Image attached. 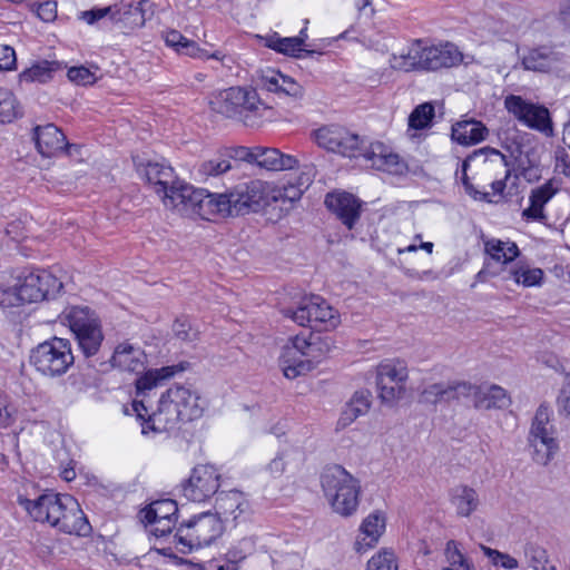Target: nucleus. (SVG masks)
<instances>
[{"mask_svg":"<svg viewBox=\"0 0 570 570\" xmlns=\"http://www.w3.org/2000/svg\"><path fill=\"white\" fill-rule=\"evenodd\" d=\"M274 186L261 179L240 181L224 193H212L203 188L197 216L214 220L257 213L271 202L278 200Z\"/></svg>","mask_w":570,"mask_h":570,"instance_id":"nucleus-1","label":"nucleus"},{"mask_svg":"<svg viewBox=\"0 0 570 570\" xmlns=\"http://www.w3.org/2000/svg\"><path fill=\"white\" fill-rule=\"evenodd\" d=\"M18 504L36 522L48 523L67 534L86 537L91 525L79 502L69 494L46 492L36 499L18 495Z\"/></svg>","mask_w":570,"mask_h":570,"instance_id":"nucleus-2","label":"nucleus"},{"mask_svg":"<svg viewBox=\"0 0 570 570\" xmlns=\"http://www.w3.org/2000/svg\"><path fill=\"white\" fill-rule=\"evenodd\" d=\"M205 404L198 391L185 385H174L161 394L158 409L142 424V434L175 430L181 422L203 415Z\"/></svg>","mask_w":570,"mask_h":570,"instance_id":"nucleus-3","label":"nucleus"},{"mask_svg":"<svg viewBox=\"0 0 570 570\" xmlns=\"http://www.w3.org/2000/svg\"><path fill=\"white\" fill-rule=\"evenodd\" d=\"M144 176L166 208L183 216H197L203 188H195L179 179L173 167L164 163H147Z\"/></svg>","mask_w":570,"mask_h":570,"instance_id":"nucleus-4","label":"nucleus"},{"mask_svg":"<svg viewBox=\"0 0 570 570\" xmlns=\"http://www.w3.org/2000/svg\"><path fill=\"white\" fill-rule=\"evenodd\" d=\"M210 104L217 112L237 118L252 128L277 119L275 109L266 105L250 87H229L220 91Z\"/></svg>","mask_w":570,"mask_h":570,"instance_id":"nucleus-5","label":"nucleus"},{"mask_svg":"<svg viewBox=\"0 0 570 570\" xmlns=\"http://www.w3.org/2000/svg\"><path fill=\"white\" fill-rule=\"evenodd\" d=\"M321 488L332 510L344 518L356 513L360 505L361 481L338 464L321 473Z\"/></svg>","mask_w":570,"mask_h":570,"instance_id":"nucleus-6","label":"nucleus"},{"mask_svg":"<svg viewBox=\"0 0 570 570\" xmlns=\"http://www.w3.org/2000/svg\"><path fill=\"white\" fill-rule=\"evenodd\" d=\"M61 323L72 332L79 351L85 357L95 356L105 335L97 314L87 306H69L60 314Z\"/></svg>","mask_w":570,"mask_h":570,"instance_id":"nucleus-7","label":"nucleus"},{"mask_svg":"<svg viewBox=\"0 0 570 570\" xmlns=\"http://www.w3.org/2000/svg\"><path fill=\"white\" fill-rule=\"evenodd\" d=\"M223 532V520L212 512H203L179 524L174 542L179 552L190 553L210 546Z\"/></svg>","mask_w":570,"mask_h":570,"instance_id":"nucleus-8","label":"nucleus"},{"mask_svg":"<svg viewBox=\"0 0 570 570\" xmlns=\"http://www.w3.org/2000/svg\"><path fill=\"white\" fill-rule=\"evenodd\" d=\"M528 443L532 449V459L538 464H549L558 453V431L553 423V411L549 404L542 403L535 410Z\"/></svg>","mask_w":570,"mask_h":570,"instance_id":"nucleus-9","label":"nucleus"},{"mask_svg":"<svg viewBox=\"0 0 570 570\" xmlns=\"http://www.w3.org/2000/svg\"><path fill=\"white\" fill-rule=\"evenodd\" d=\"M29 360L36 371L47 377L63 375L75 362L70 342L60 337L38 344L31 350Z\"/></svg>","mask_w":570,"mask_h":570,"instance_id":"nucleus-10","label":"nucleus"},{"mask_svg":"<svg viewBox=\"0 0 570 570\" xmlns=\"http://www.w3.org/2000/svg\"><path fill=\"white\" fill-rule=\"evenodd\" d=\"M313 337L298 334L283 345L278 363L285 377L294 380L315 367L320 355Z\"/></svg>","mask_w":570,"mask_h":570,"instance_id":"nucleus-11","label":"nucleus"},{"mask_svg":"<svg viewBox=\"0 0 570 570\" xmlns=\"http://www.w3.org/2000/svg\"><path fill=\"white\" fill-rule=\"evenodd\" d=\"M147 4V0L130 1L114 7L95 8L82 11L80 17L88 24H94L109 17L111 21L121 23L126 29H135L145 24V7Z\"/></svg>","mask_w":570,"mask_h":570,"instance_id":"nucleus-12","label":"nucleus"},{"mask_svg":"<svg viewBox=\"0 0 570 570\" xmlns=\"http://www.w3.org/2000/svg\"><path fill=\"white\" fill-rule=\"evenodd\" d=\"M414 41L417 51V71H436L444 68H452L463 60L462 52L451 42L429 45L421 39Z\"/></svg>","mask_w":570,"mask_h":570,"instance_id":"nucleus-13","label":"nucleus"},{"mask_svg":"<svg viewBox=\"0 0 570 570\" xmlns=\"http://www.w3.org/2000/svg\"><path fill=\"white\" fill-rule=\"evenodd\" d=\"M312 137L321 148L344 157H357L363 144L358 135L340 125L322 126L313 131Z\"/></svg>","mask_w":570,"mask_h":570,"instance_id":"nucleus-14","label":"nucleus"},{"mask_svg":"<svg viewBox=\"0 0 570 570\" xmlns=\"http://www.w3.org/2000/svg\"><path fill=\"white\" fill-rule=\"evenodd\" d=\"M409 377L407 366L400 360H386L379 364L376 385L382 402L393 403L402 397Z\"/></svg>","mask_w":570,"mask_h":570,"instance_id":"nucleus-15","label":"nucleus"},{"mask_svg":"<svg viewBox=\"0 0 570 570\" xmlns=\"http://www.w3.org/2000/svg\"><path fill=\"white\" fill-rule=\"evenodd\" d=\"M219 480L220 474L214 465H197L181 487L183 495L193 502H204L218 493Z\"/></svg>","mask_w":570,"mask_h":570,"instance_id":"nucleus-16","label":"nucleus"},{"mask_svg":"<svg viewBox=\"0 0 570 570\" xmlns=\"http://www.w3.org/2000/svg\"><path fill=\"white\" fill-rule=\"evenodd\" d=\"M504 106L510 114L529 128L547 135L552 132L550 114L546 107L532 104L514 95L505 98Z\"/></svg>","mask_w":570,"mask_h":570,"instance_id":"nucleus-17","label":"nucleus"},{"mask_svg":"<svg viewBox=\"0 0 570 570\" xmlns=\"http://www.w3.org/2000/svg\"><path fill=\"white\" fill-rule=\"evenodd\" d=\"M262 89L273 92L279 100L295 108L304 97V87L293 78L275 69L262 71L258 78Z\"/></svg>","mask_w":570,"mask_h":570,"instance_id":"nucleus-18","label":"nucleus"},{"mask_svg":"<svg viewBox=\"0 0 570 570\" xmlns=\"http://www.w3.org/2000/svg\"><path fill=\"white\" fill-rule=\"evenodd\" d=\"M216 512L223 521L238 523L247 520L250 514V503L247 497L238 491H220L217 493Z\"/></svg>","mask_w":570,"mask_h":570,"instance_id":"nucleus-19","label":"nucleus"},{"mask_svg":"<svg viewBox=\"0 0 570 570\" xmlns=\"http://www.w3.org/2000/svg\"><path fill=\"white\" fill-rule=\"evenodd\" d=\"M361 155V151L358 153ZM370 167L389 174H401L405 169L404 161L383 142H372L362 154Z\"/></svg>","mask_w":570,"mask_h":570,"instance_id":"nucleus-20","label":"nucleus"},{"mask_svg":"<svg viewBox=\"0 0 570 570\" xmlns=\"http://www.w3.org/2000/svg\"><path fill=\"white\" fill-rule=\"evenodd\" d=\"M33 138L38 151L43 157L56 156L62 153L65 149L68 154H71V149L76 148L75 145L66 144V137L63 132L53 124L36 127Z\"/></svg>","mask_w":570,"mask_h":570,"instance_id":"nucleus-21","label":"nucleus"},{"mask_svg":"<svg viewBox=\"0 0 570 570\" xmlns=\"http://www.w3.org/2000/svg\"><path fill=\"white\" fill-rule=\"evenodd\" d=\"M325 205L336 217L352 229L361 215V202L348 193H333L325 198Z\"/></svg>","mask_w":570,"mask_h":570,"instance_id":"nucleus-22","label":"nucleus"},{"mask_svg":"<svg viewBox=\"0 0 570 570\" xmlns=\"http://www.w3.org/2000/svg\"><path fill=\"white\" fill-rule=\"evenodd\" d=\"M386 520L381 511L370 513L360 525V533L355 540L354 549L364 553L375 547L385 531Z\"/></svg>","mask_w":570,"mask_h":570,"instance_id":"nucleus-23","label":"nucleus"},{"mask_svg":"<svg viewBox=\"0 0 570 570\" xmlns=\"http://www.w3.org/2000/svg\"><path fill=\"white\" fill-rule=\"evenodd\" d=\"M112 367L125 372H140L145 368L146 354L129 342L119 343L109 360Z\"/></svg>","mask_w":570,"mask_h":570,"instance_id":"nucleus-24","label":"nucleus"},{"mask_svg":"<svg viewBox=\"0 0 570 570\" xmlns=\"http://www.w3.org/2000/svg\"><path fill=\"white\" fill-rule=\"evenodd\" d=\"M256 164L267 170L282 171L299 167L301 160L292 155L284 154L276 148L256 147Z\"/></svg>","mask_w":570,"mask_h":570,"instance_id":"nucleus-25","label":"nucleus"},{"mask_svg":"<svg viewBox=\"0 0 570 570\" xmlns=\"http://www.w3.org/2000/svg\"><path fill=\"white\" fill-rule=\"evenodd\" d=\"M557 189L553 187L552 181H547L543 185L531 190L529 196L530 205L523 209L522 218L525 220L541 222L546 218L543 212L544 205L554 196Z\"/></svg>","mask_w":570,"mask_h":570,"instance_id":"nucleus-26","label":"nucleus"},{"mask_svg":"<svg viewBox=\"0 0 570 570\" xmlns=\"http://www.w3.org/2000/svg\"><path fill=\"white\" fill-rule=\"evenodd\" d=\"M66 65L58 60H40L32 63L19 75L21 83H46L53 79L55 75L62 71Z\"/></svg>","mask_w":570,"mask_h":570,"instance_id":"nucleus-27","label":"nucleus"},{"mask_svg":"<svg viewBox=\"0 0 570 570\" xmlns=\"http://www.w3.org/2000/svg\"><path fill=\"white\" fill-rule=\"evenodd\" d=\"M450 502L458 517L468 518L479 509L480 499L476 490L469 485L454 487L450 492Z\"/></svg>","mask_w":570,"mask_h":570,"instance_id":"nucleus-28","label":"nucleus"},{"mask_svg":"<svg viewBox=\"0 0 570 570\" xmlns=\"http://www.w3.org/2000/svg\"><path fill=\"white\" fill-rule=\"evenodd\" d=\"M488 134V128L475 119L462 120L452 127L453 140L463 146L479 144L487 138Z\"/></svg>","mask_w":570,"mask_h":570,"instance_id":"nucleus-29","label":"nucleus"},{"mask_svg":"<svg viewBox=\"0 0 570 570\" xmlns=\"http://www.w3.org/2000/svg\"><path fill=\"white\" fill-rule=\"evenodd\" d=\"M371 406V393L357 391L344 406L337 425L342 429L351 425L357 417L365 415Z\"/></svg>","mask_w":570,"mask_h":570,"instance_id":"nucleus-30","label":"nucleus"},{"mask_svg":"<svg viewBox=\"0 0 570 570\" xmlns=\"http://www.w3.org/2000/svg\"><path fill=\"white\" fill-rule=\"evenodd\" d=\"M511 400L507 391L499 385L488 387L480 386L474 407L478 410L504 409L509 406Z\"/></svg>","mask_w":570,"mask_h":570,"instance_id":"nucleus-31","label":"nucleus"},{"mask_svg":"<svg viewBox=\"0 0 570 570\" xmlns=\"http://www.w3.org/2000/svg\"><path fill=\"white\" fill-rule=\"evenodd\" d=\"M312 324L323 325L325 330L335 328L340 324L338 313L321 296H311Z\"/></svg>","mask_w":570,"mask_h":570,"instance_id":"nucleus-32","label":"nucleus"},{"mask_svg":"<svg viewBox=\"0 0 570 570\" xmlns=\"http://www.w3.org/2000/svg\"><path fill=\"white\" fill-rule=\"evenodd\" d=\"M480 154H484L487 156V160H489L491 164H497L498 166L504 169V177L501 179L493 180L491 183L492 193H489L492 199L491 203H499L503 198V191L507 186L505 181L511 174L507 157L499 150L490 147H484L480 149Z\"/></svg>","mask_w":570,"mask_h":570,"instance_id":"nucleus-33","label":"nucleus"},{"mask_svg":"<svg viewBox=\"0 0 570 570\" xmlns=\"http://www.w3.org/2000/svg\"><path fill=\"white\" fill-rule=\"evenodd\" d=\"M558 62L557 55L548 48H535L528 51L522 58V65L527 70L548 72Z\"/></svg>","mask_w":570,"mask_h":570,"instance_id":"nucleus-34","label":"nucleus"},{"mask_svg":"<svg viewBox=\"0 0 570 570\" xmlns=\"http://www.w3.org/2000/svg\"><path fill=\"white\" fill-rule=\"evenodd\" d=\"M232 169L229 157L223 149L218 150L212 158L200 161L196 167L197 177L206 181L212 177L220 176Z\"/></svg>","mask_w":570,"mask_h":570,"instance_id":"nucleus-35","label":"nucleus"},{"mask_svg":"<svg viewBox=\"0 0 570 570\" xmlns=\"http://www.w3.org/2000/svg\"><path fill=\"white\" fill-rule=\"evenodd\" d=\"M484 249L492 259L502 264H508L514 261L520 254L514 242L495 238L487 240L484 243Z\"/></svg>","mask_w":570,"mask_h":570,"instance_id":"nucleus-36","label":"nucleus"},{"mask_svg":"<svg viewBox=\"0 0 570 570\" xmlns=\"http://www.w3.org/2000/svg\"><path fill=\"white\" fill-rule=\"evenodd\" d=\"M38 292H40V301L56 298L63 287L62 282L51 272L46 269H37L31 272Z\"/></svg>","mask_w":570,"mask_h":570,"instance_id":"nucleus-37","label":"nucleus"},{"mask_svg":"<svg viewBox=\"0 0 570 570\" xmlns=\"http://www.w3.org/2000/svg\"><path fill=\"white\" fill-rule=\"evenodd\" d=\"M183 371V367L171 365L160 368L149 370L144 373L136 381L138 392L149 391L156 387L160 382L173 377L177 372Z\"/></svg>","mask_w":570,"mask_h":570,"instance_id":"nucleus-38","label":"nucleus"},{"mask_svg":"<svg viewBox=\"0 0 570 570\" xmlns=\"http://www.w3.org/2000/svg\"><path fill=\"white\" fill-rule=\"evenodd\" d=\"M304 38L303 37H286L282 38L277 35H273L266 38V47L292 57H301L303 52Z\"/></svg>","mask_w":570,"mask_h":570,"instance_id":"nucleus-39","label":"nucleus"},{"mask_svg":"<svg viewBox=\"0 0 570 570\" xmlns=\"http://www.w3.org/2000/svg\"><path fill=\"white\" fill-rule=\"evenodd\" d=\"M178 507L176 501L170 499L157 500L144 509L140 513L144 521H155V519H177Z\"/></svg>","mask_w":570,"mask_h":570,"instance_id":"nucleus-40","label":"nucleus"},{"mask_svg":"<svg viewBox=\"0 0 570 570\" xmlns=\"http://www.w3.org/2000/svg\"><path fill=\"white\" fill-rule=\"evenodd\" d=\"M183 46L181 50L178 52L180 55H186L191 58L198 59H215L222 62L223 66L227 68H232L234 63V59L230 56L223 53L219 50L209 53L207 50L200 48L197 42L187 39Z\"/></svg>","mask_w":570,"mask_h":570,"instance_id":"nucleus-41","label":"nucleus"},{"mask_svg":"<svg viewBox=\"0 0 570 570\" xmlns=\"http://www.w3.org/2000/svg\"><path fill=\"white\" fill-rule=\"evenodd\" d=\"M19 104L13 92L0 87V122L9 124L20 116Z\"/></svg>","mask_w":570,"mask_h":570,"instance_id":"nucleus-42","label":"nucleus"},{"mask_svg":"<svg viewBox=\"0 0 570 570\" xmlns=\"http://www.w3.org/2000/svg\"><path fill=\"white\" fill-rule=\"evenodd\" d=\"M445 558L449 566L443 570H474L473 564L461 551L459 542L454 540L448 541Z\"/></svg>","mask_w":570,"mask_h":570,"instance_id":"nucleus-43","label":"nucleus"},{"mask_svg":"<svg viewBox=\"0 0 570 570\" xmlns=\"http://www.w3.org/2000/svg\"><path fill=\"white\" fill-rule=\"evenodd\" d=\"M544 273L539 267L518 266L511 271L512 279L524 287L540 286Z\"/></svg>","mask_w":570,"mask_h":570,"instance_id":"nucleus-44","label":"nucleus"},{"mask_svg":"<svg viewBox=\"0 0 570 570\" xmlns=\"http://www.w3.org/2000/svg\"><path fill=\"white\" fill-rule=\"evenodd\" d=\"M416 55L415 41H413L405 51L393 53L390 58V65L393 69L405 72L417 71Z\"/></svg>","mask_w":570,"mask_h":570,"instance_id":"nucleus-45","label":"nucleus"},{"mask_svg":"<svg viewBox=\"0 0 570 570\" xmlns=\"http://www.w3.org/2000/svg\"><path fill=\"white\" fill-rule=\"evenodd\" d=\"M366 570H399L394 551L386 548L381 549L367 561Z\"/></svg>","mask_w":570,"mask_h":570,"instance_id":"nucleus-46","label":"nucleus"},{"mask_svg":"<svg viewBox=\"0 0 570 570\" xmlns=\"http://www.w3.org/2000/svg\"><path fill=\"white\" fill-rule=\"evenodd\" d=\"M434 116V107L430 102L419 105L409 117V127L413 129H423L430 126Z\"/></svg>","mask_w":570,"mask_h":570,"instance_id":"nucleus-47","label":"nucleus"},{"mask_svg":"<svg viewBox=\"0 0 570 570\" xmlns=\"http://www.w3.org/2000/svg\"><path fill=\"white\" fill-rule=\"evenodd\" d=\"M17 283L20 289V295L23 304L38 303L40 301V292L36 286L35 277L31 272L26 275L19 276Z\"/></svg>","mask_w":570,"mask_h":570,"instance_id":"nucleus-48","label":"nucleus"},{"mask_svg":"<svg viewBox=\"0 0 570 570\" xmlns=\"http://www.w3.org/2000/svg\"><path fill=\"white\" fill-rule=\"evenodd\" d=\"M311 306V297L302 299L299 305L296 308H283L282 313L285 317L291 318L296 324L301 326H306L312 324V309Z\"/></svg>","mask_w":570,"mask_h":570,"instance_id":"nucleus-49","label":"nucleus"},{"mask_svg":"<svg viewBox=\"0 0 570 570\" xmlns=\"http://www.w3.org/2000/svg\"><path fill=\"white\" fill-rule=\"evenodd\" d=\"M524 556L528 564L533 570H546L549 561L548 552L544 548L535 544L528 543L524 547Z\"/></svg>","mask_w":570,"mask_h":570,"instance_id":"nucleus-50","label":"nucleus"},{"mask_svg":"<svg viewBox=\"0 0 570 570\" xmlns=\"http://www.w3.org/2000/svg\"><path fill=\"white\" fill-rule=\"evenodd\" d=\"M306 168H307V171L304 173L302 175V177L299 178L298 187H295L293 185L286 186L283 189H277L274 187L276 195H277V193H281V196H278V199L287 198L288 200L294 202V200H297L301 198V196L303 194L302 187L304 186L305 188H307L308 185L312 183V177L314 176V174H313L314 168L309 167V166H306Z\"/></svg>","mask_w":570,"mask_h":570,"instance_id":"nucleus-51","label":"nucleus"},{"mask_svg":"<svg viewBox=\"0 0 570 570\" xmlns=\"http://www.w3.org/2000/svg\"><path fill=\"white\" fill-rule=\"evenodd\" d=\"M294 454L295 451L293 449L281 450L276 456L267 464L266 470L274 478L281 476L285 472L286 466L292 461Z\"/></svg>","mask_w":570,"mask_h":570,"instance_id":"nucleus-52","label":"nucleus"},{"mask_svg":"<svg viewBox=\"0 0 570 570\" xmlns=\"http://www.w3.org/2000/svg\"><path fill=\"white\" fill-rule=\"evenodd\" d=\"M481 549L494 566H500L508 570H513L519 567L518 560L508 553L500 552L485 546H481Z\"/></svg>","mask_w":570,"mask_h":570,"instance_id":"nucleus-53","label":"nucleus"},{"mask_svg":"<svg viewBox=\"0 0 570 570\" xmlns=\"http://www.w3.org/2000/svg\"><path fill=\"white\" fill-rule=\"evenodd\" d=\"M18 283L0 286V306L3 308L23 306Z\"/></svg>","mask_w":570,"mask_h":570,"instance_id":"nucleus-54","label":"nucleus"},{"mask_svg":"<svg viewBox=\"0 0 570 570\" xmlns=\"http://www.w3.org/2000/svg\"><path fill=\"white\" fill-rule=\"evenodd\" d=\"M177 338L185 342H193L198 338V331L194 330L187 318H177L173 325Z\"/></svg>","mask_w":570,"mask_h":570,"instance_id":"nucleus-55","label":"nucleus"},{"mask_svg":"<svg viewBox=\"0 0 570 570\" xmlns=\"http://www.w3.org/2000/svg\"><path fill=\"white\" fill-rule=\"evenodd\" d=\"M223 151L228 155L229 161L232 159H237V160H242V161H246V163H250V164H256V159H257L256 147L248 148L245 146H236V147L224 148Z\"/></svg>","mask_w":570,"mask_h":570,"instance_id":"nucleus-56","label":"nucleus"},{"mask_svg":"<svg viewBox=\"0 0 570 570\" xmlns=\"http://www.w3.org/2000/svg\"><path fill=\"white\" fill-rule=\"evenodd\" d=\"M443 396V382L428 384L423 387L420 394V402L425 404H438L442 403Z\"/></svg>","mask_w":570,"mask_h":570,"instance_id":"nucleus-57","label":"nucleus"},{"mask_svg":"<svg viewBox=\"0 0 570 570\" xmlns=\"http://www.w3.org/2000/svg\"><path fill=\"white\" fill-rule=\"evenodd\" d=\"M67 76L71 82L81 86L92 85L96 81L95 73L83 66L69 68Z\"/></svg>","mask_w":570,"mask_h":570,"instance_id":"nucleus-58","label":"nucleus"},{"mask_svg":"<svg viewBox=\"0 0 570 570\" xmlns=\"http://www.w3.org/2000/svg\"><path fill=\"white\" fill-rule=\"evenodd\" d=\"M150 527V532L156 537L170 534L176 525L177 519H155V521H145Z\"/></svg>","mask_w":570,"mask_h":570,"instance_id":"nucleus-59","label":"nucleus"},{"mask_svg":"<svg viewBox=\"0 0 570 570\" xmlns=\"http://www.w3.org/2000/svg\"><path fill=\"white\" fill-rule=\"evenodd\" d=\"M557 406L560 414L570 417V373L566 374V382L560 389L557 397Z\"/></svg>","mask_w":570,"mask_h":570,"instance_id":"nucleus-60","label":"nucleus"},{"mask_svg":"<svg viewBox=\"0 0 570 570\" xmlns=\"http://www.w3.org/2000/svg\"><path fill=\"white\" fill-rule=\"evenodd\" d=\"M37 16L46 22L53 21L57 17V2L43 0L33 4Z\"/></svg>","mask_w":570,"mask_h":570,"instance_id":"nucleus-61","label":"nucleus"},{"mask_svg":"<svg viewBox=\"0 0 570 570\" xmlns=\"http://www.w3.org/2000/svg\"><path fill=\"white\" fill-rule=\"evenodd\" d=\"M469 167L468 160H464L462 164V176L461 180L464 185L465 191L474 199L476 200H484V202H492L490 194L487 191H480L478 190L470 181L469 177L466 175V169Z\"/></svg>","mask_w":570,"mask_h":570,"instance_id":"nucleus-62","label":"nucleus"},{"mask_svg":"<svg viewBox=\"0 0 570 570\" xmlns=\"http://www.w3.org/2000/svg\"><path fill=\"white\" fill-rule=\"evenodd\" d=\"M456 401L471 399L473 404L478 397L480 386L471 384L469 382H454Z\"/></svg>","mask_w":570,"mask_h":570,"instance_id":"nucleus-63","label":"nucleus"},{"mask_svg":"<svg viewBox=\"0 0 570 570\" xmlns=\"http://www.w3.org/2000/svg\"><path fill=\"white\" fill-rule=\"evenodd\" d=\"M14 409L6 396H0V428H8L14 422Z\"/></svg>","mask_w":570,"mask_h":570,"instance_id":"nucleus-64","label":"nucleus"}]
</instances>
